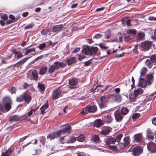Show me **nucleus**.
Returning a JSON list of instances; mask_svg holds the SVG:
<instances>
[{"label": "nucleus", "mask_w": 156, "mask_h": 156, "mask_svg": "<svg viewBox=\"0 0 156 156\" xmlns=\"http://www.w3.org/2000/svg\"><path fill=\"white\" fill-rule=\"evenodd\" d=\"M91 139L94 142H96L99 140V137L98 135H94L91 137Z\"/></svg>", "instance_id": "3c124183"}, {"label": "nucleus", "mask_w": 156, "mask_h": 156, "mask_svg": "<svg viewBox=\"0 0 156 156\" xmlns=\"http://www.w3.org/2000/svg\"><path fill=\"white\" fill-rule=\"evenodd\" d=\"M46 46L45 43H44L40 44L38 46V48L40 50H42Z\"/></svg>", "instance_id": "5fc2aeb1"}, {"label": "nucleus", "mask_w": 156, "mask_h": 156, "mask_svg": "<svg viewBox=\"0 0 156 156\" xmlns=\"http://www.w3.org/2000/svg\"><path fill=\"white\" fill-rule=\"evenodd\" d=\"M55 69H56L54 65H51L49 68L48 70V71L49 73H51L54 72Z\"/></svg>", "instance_id": "37998d69"}, {"label": "nucleus", "mask_w": 156, "mask_h": 156, "mask_svg": "<svg viewBox=\"0 0 156 156\" xmlns=\"http://www.w3.org/2000/svg\"><path fill=\"white\" fill-rule=\"evenodd\" d=\"M148 151L152 153H156V144L153 142L148 143L147 145Z\"/></svg>", "instance_id": "1a4fd4ad"}, {"label": "nucleus", "mask_w": 156, "mask_h": 156, "mask_svg": "<svg viewBox=\"0 0 156 156\" xmlns=\"http://www.w3.org/2000/svg\"><path fill=\"white\" fill-rule=\"evenodd\" d=\"M17 58H21L23 56L22 53L20 51H19L17 54L16 55Z\"/></svg>", "instance_id": "bf43d9fd"}, {"label": "nucleus", "mask_w": 156, "mask_h": 156, "mask_svg": "<svg viewBox=\"0 0 156 156\" xmlns=\"http://www.w3.org/2000/svg\"><path fill=\"white\" fill-rule=\"evenodd\" d=\"M152 42L148 41H145L141 43V47L144 50L148 51L151 48Z\"/></svg>", "instance_id": "9d476101"}, {"label": "nucleus", "mask_w": 156, "mask_h": 156, "mask_svg": "<svg viewBox=\"0 0 156 156\" xmlns=\"http://www.w3.org/2000/svg\"><path fill=\"white\" fill-rule=\"evenodd\" d=\"M111 36V35L109 33L105 34L104 36V38H105L108 39Z\"/></svg>", "instance_id": "338daca9"}, {"label": "nucleus", "mask_w": 156, "mask_h": 156, "mask_svg": "<svg viewBox=\"0 0 156 156\" xmlns=\"http://www.w3.org/2000/svg\"><path fill=\"white\" fill-rule=\"evenodd\" d=\"M140 86L143 88L146 87L147 86V83L146 80L144 79V78L140 77L139 81Z\"/></svg>", "instance_id": "dca6fc26"}, {"label": "nucleus", "mask_w": 156, "mask_h": 156, "mask_svg": "<svg viewBox=\"0 0 156 156\" xmlns=\"http://www.w3.org/2000/svg\"><path fill=\"white\" fill-rule=\"evenodd\" d=\"M32 74L34 79L35 80H37L38 78L37 71L36 70H33L32 72Z\"/></svg>", "instance_id": "58836bf2"}, {"label": "nucleus", "mask_w": 156, "mask_h": 156, "mask_svg": "<svg viewBox=\"0 0 156 156\" xmlns=\"http://www.w3.org/2000/svg\"><path fill=\"white\" fill-rule=\"evenodd\" d=\"M147 70V69L144 67L142 68L140 71V77H142L144 78V76Z\"/></svg>", "instance_id": "5701e85b"}, {"label": "nucleus", "mask_w": 156, "mask_h": 156, "mask_svg": "<svg viewBox=\"0 0 156 156\" xmlns=\"http://www.w3.org/2000/svg\"><path fill=\"white\" fill-rule=\"evenodd\" d=\"M153 77V74H150L147 76V80L148 85H151V80Z\"/></svg>", "instance_id": "c85d7f7f"}, {"label": "nucleus", "mask_w": 156, "mask_h": 156, "mask_svg": "<svg viewBox=\"0 0 156 156\" xmlns=\"http://www.w3.org/2000/svg\"><path fill=\"white\" fill-rule=\"evenodd\" d=\"M38 88L41 91L43 92L44 91L45 89V87L44 85L41 83H38Z\"/></svg>", "instance_id": "4c0bfd02"}, {"label": "nucleus", "mask_w": 156, "mask_h": 156, "mask_svg": "<svg viewBox=\"0 0 156 156\" xmlns=\"http://www.w3.org/2000/svg\"><path fill=\"white\" fill-rule=\"evenodd\" d=\"M146 64L149 68H151L153 65H155L156 63V56L154 55H151L150 59H148L146 61Z\"/></svg>", "instance_id": "20e7f679"}, {"label": "nucleus", "mask_w": 156, "mask_h": 156, "mask_svg": "<svg viewBox=\"0 0 156 156\" xmlns=\"http://www.w3.org/2000/svg\"><path fill=\"white\" fill-rule=\"evenodd\" d=\"M76 140V137L72 136L68 139L66 137H62L61 141L62 143H71L74 142Z\"/></svg>", "instance_id": "6e6552de"}, {"label": "nucleus", "mask_w": 156, "mask_h": 156, "mask_svg": "<svg viewBox=\"0 0 156 156\" xmlns=\"http://www.w3.org/2000/svg\"><path fill=\"white\" fill-rule=\"evenodd\" d=\"M140 116V115L138 113L134 114L132 116V118L133 119L138 118Z\"/></svg>", "instance_id": "13d9d810"}, {"label": "nucleus", "mask_w": 156, "mask_h": 156, "mask_svg": "<svg viewBox=\"0 0 156 156\" xmlns=\"http://www.w3.org/2000/svg\"><path fill=\"white\" fill-rule=\"evenodd\" d=\"M123 135L122 134H119L116 137L115 140V142L116 141L119 142L120 141L121 139L122 138Z\"/></svg>", "instance_id": "8fccbe9b"}, {"label": "nucleus", "mask_w": 156, "mask_h": 156, "mask_svg": "<svg viewBox=\"0 0 156 156\" xmlns=\"http://www.w3.org/2000/svg\"><path fill=\"white\" fill-rule=\"evenodd\" d=\"M33 114V112L31 110L28 113L25 114L24 116L26 118H27L28 117L30 116L31 115Z\"/></svg>", "instance_id": "4d7b16f0"}, {"label": "nucleus", "mask_w": 156, "mask_h": 156, "mask_svg": "<svg viewBox=\"0 0 156 156\" xmlns=\"http://www.w3.org/2000/svg\"><path fill=\"white\" fill-rule=\"evenodd\" d=\"M114 91L115 92L112 95L113 99L116 102H120L121 100V97L119 94L120 91V88H116L115 89Z\"/></svg>", "instance_id": "39448f33"}, {"label": "nucleus", "mask_w": 156, "mask_h": 156, "mask_svg": "<svg viewBox=\"0 0 156 156\" xmlns=\"http://www.w3.org/2000/svg\"><path fill=\"white\" fill-rule=\"evenodd\" d=\"M47 69V68L46 67H41L39 72V74L42 75L45 74L46 72Z\"/></svg>", "instance_id": "2f4dec72"}, {"label": "nucleus", "mask_w": 156, "mask_h": 156, "mask_svg": "<svg viewBox=\"0 0 156 156\" xmlns=\"http://www.w3.org/2000/svg\"><path fill=\"white\" fill-rule=\"evenodd\" d=\"M65 26V24L55 26L52 28V31L53 32H57L60 31L62 30L63 28Z\"/></svg>", "instance_id": "f8f14e48"}, {"label": "nucleus", "mask_w": 156, "mask_h": 156, "mask_svg": "<svg viewBox=\"0 0 156 156\" xmlns=\"http://www.w3.org/2000/svg\"><path fill=\"white\" fill-rule=\"evenodd\" d=\"M131 38L130 36L128 35L125 36L124 37V41H125L127 42Z\"/></svg>", "instance_id": "052dcab7"}, {"label": "nucleus", "mask_w": 156, "mask_h": 156, "mask_svg": "<svg viewBox=\"0 0 156 156\" xmlns=\"http://www.w3.org/2000/svg\"><path fill=\"white\" fill-rule=\"evenodd\" d=\"M134 139L136 141H140L142 139L141 133H137L135 134L134 136Z\"/></svg>", "instance_id": "cd10ccee"}, {"label": "nucleus", "mask_w": 156, "mask_h": 156, "mask_svg": "<svg viewBox=\"0 0 156 156\" xmlns=\"http://www.w3.org/2000/svg\"><path fill=\"white\" fill-rule=\"evenodd\" d=\"M112 128L108 127H104L102 128L101 133V134L104 135H107L112 130Z\"/></svg>", "instance_id": "2eb2a0df"}, {"label": "nucleus", "mask_w": 156, "mask_h": 156, "mask_svg": "<svg viewBox=\"0 0 156 156\" xmlns=\"http://www.w3.org/2000/svg\"><path fill=\"white\" fill-rule=\"evenodd\" d=\"M105 120L106 121L108 122H110L112 120V118L111 116L109 115L105 116Z\"/></svg>", "instance_id": "a19ab883"}, {"label": "nucleus", "mask_w": 156, "mask_h": 156, "mask_svg": "<svg viewBox=\"0 0 156 156\" xmlns=\"http://www.w3.org/2000/svg\"><path fill=\"white\" fill-rule=\"evenodd\" d=\"M56 137V134L55 132L51 133L47 137L49 138L50 140H52L55 138Z\"/></svg>", "instance_id": "c9c22d12"}, {"label": "nucleus", "mask_w": 156, "mask_h": 156, "mask_svg": "<svg viewBox=\"0 0 156 156\" xmlns=\"http://www.w3.org/2000/svg\"><path fill=\"white\" fill-rule=\"evenodd\" d=\"M76 61L75 58L74 57H71L67 59V62L69 66L74 63Z\"/></svg>", "instance_id": "bb28decb"}, {"label": "nucleus", "mask_w": 156, "mask_h": 156, "mask_svg": "<svg viewBox=\"0 0 156 156\" xmlns=\"http://www.w3.org/2000/svg\"><path fill=\"white\" fill-rule=\"evenodd\" d=\"M29 58H30V57L24 58L19 62H17L16 64H19L20 65H21L26 62Z\"/></svg>", "instance_id": "a18cd8bd"}, {"label": "nucleus", "mask_w": 156, "mask_h": 156, "mask_svg": "<svg viewBox=\"0 0 156 156\" xmlns=\"http://www.w3.org/2000/svg\"><path fill=\"white\" fill-rule=\"evenodd\" d=\"M77 80L76 78H73L69 80V86L70 88H74L76 87L77 84Z\"/></svg>", "instance_id": "9b49d317"}, {"label": "nucleus", "mask_w": 156, "mask_h": 156, "mask_svg": "<svg viewBox=\"0 0 156 156\" xmlns=\"http://www.w3.org/2000/svg\"><path fill=\"white\" fill-rule=\"evenodd\" d=\"M82 51L83 54L89 55H90V48L88 46L84 47L82 49Z\"/></svg>", "instance_id": "aec40b11"}, {"label": "nucleus", "mask_w": 156, "mask_h": 156, "mask_svg": "<svg viewBox=\"0 0 156 156\" xmlns=\"http://www.w3.org/2000/svg\"><path fill=\"white\" fill-rule=\"evenodd\" d=\"M98 48L96 47H91L90 48V55H95L98 51Z\"/></svg>", "instance_id": "393cba45"}, {"label": "nucleus", "mask_w": 156, "mask_h": 156, "mask_svg": "<svg viewBox=\"0 0 156 156\" xmlns=\"http://www.w3.org/2000/svg\"><path fill=\"white\" fill-rule=\"evenodd\" d=\"M9 18L12 20L13 22H15L16 20H15V17L13 16L12 15H10L9 16Z\"/></svg>", "instance_id": "e2e57ef3"}, {"label": "nucleus", "mask_w": 156, "mask_h": 156, "mask_svg": "<svg viewBox=\"0 0 156 156\" xmlns=\"http://www.w3.org/2000/svg\"><path fill=\"white\" fill-rule=\"evenodd\" d=\"M97 110L96 106L94 105H92L87 106L85 109H83L80 112L82 114L85 115L88 112L94 113Z\"/></svg>", "instance_id": "f257e3e1"}, {"label": "nucleus", "mask_w": 156, "mask_h": 156, "mask_svg": "<svg viewBox=\"0 0 156 156\" xmlns=\"http://www.w3.org/2000/svg\"><path fill=\"white\" fill-rule=\"evenodd\" d=\"M52 94V99H56L62 96V93L60 89L57 88L53 90Z\"/></svg>", "instance_id": "0eeeda50"}, {"label": "nucleus", "mask_w": 156, "mask_h": 156, "mask_svg": "<svg viewBox=\"0 0 156 156\" xmlns=\"http://www.w3.org/2000/svg\"><path fill=\"white\" fill-rule=\"evenodd\" d=\"M16 91V89L15 87H12L11 89L9 90V92L12 94L15 93Z\"/></svg>", "instance_id": "6e6d98bb"}, {"label": "nucleus", "mask_w": 156, "mask_h": 156, "mask_svg": "<svg viewBox=\"0 0 156 156\" xmlns=\"http://www.w3.org/2000/svg\"><path fill=\"white\" fill-rule=\"evenodd\" d=\"M115 142V139L112 137H110L106 139L105 143L106 144L109 145L111 144H114Z\"/></svg>", "instance_id": "412c9836"}, {"label": "nucleus", "mask_w": 156, "mask_h": 156, "mask_svg": "<svg viewBox=\"0 0 156 156\" xmlns=\"http://www.w3.org/2000/svg\"><path fill=\"white\" fill-rule=\"evenodd\" d=\"M23 101H25L27 104H28L31 100V98L30 96L27 93L23 94Z\"/></svg>", "instance_id": "f3484780"}, {"label": "nucleus", "mask_w": 156, "mask_h": 156, "mask_svg": "<svg viewBox=\"0 0 156 156\" xmlns=\"http://www.w3.org/2000/svg\"><path fill=\"white\" fill-rule=\"evenodd\" d=\"M48 107V105L47 104H44L40 108V109L41 110V113L42 114H44L46 112L45 110Z\"/></svg>", "instance_id": "a878e982"}, {"label": "nucleus", "mask_w": 156, "mask_h": 156, "mask_svg": "<svg viewBox=\"0 0 156 156\" xmlns=\"http://www.w3.org/2000/svg\"><path fill=\"white\" fill-rule=\"evenodd\" d=\"M69 88H70V87L69 85L66 86L61 90L62 93V92L65 93H66L69 91Z\"/></svg>", "instance_id": "ea45409f"}, {"label": "nucleus", "mask_w": 156, "mask_h": 156, "mask_svg": "<svg viewBox=\"0 0 156 156\" xmlns=\"http://www.w3.org/2000/svg\"><path fill=\"white\" fill-rule=\"evenodd\" d=\"M77 140L78 141L83 142L85 140L84 137L83 135H81L76 138Z\"/></svg>", "instance_id": "e433bc0d"}, {"label": "nucleus", "mask_w": 156, "mask_h": 156, "mask_svg": "<svg viewBox=\"0 0 156 156\" xmlns=\"http://www.w3.org/2000/svg\"><path fill=\"white\" fill-rule=\"evenodd\" d=\"M133 151L134 156H137L143 152V149L140 147L137 146L133 148Z\"/></svg>", "instance_id": "4468645a"}, {"label": "nucleus", "mask_w": 156, "mask_h": 156, "mask_svg": "<svg viewBox=\"0 0 156 156\" xmlns=\"http://www.w3.org/2000/svg\"><path fill=\"white\" fill-rule=\"evenodd\" d=\"M26 51L25 52L24 54L27 55L32 52H35V49L34 48H32L28 49L27 48H26Z\"/></svg>", "instance_id": "72a5a7b5"}, {"label": "nucleus", "mask_w": 156, "mask_h": 156, "mask_svg": "<svg viewBox=\"0 0 156 156\" xmlns=\"http://www.w3.org/2000/svg\"><path fill=\"white\" fill-rule=\"evenodd\" d=\"M123 141L125 145L127 146L130 143V139L129 136L125 137L123 139Z\"/></svg>", "instance_id": "7c9ffc66"}, {"label": "nucleus", "mask_w": 156, "mask_h": 156, "mask_svg": "<svg viewBox=\"0 0 156 156\" xmlns=\"http://www.w3.org/2000/svg\"><path fill=\"white\" fill-rule=\"evenodd\" d=\"M12 152L11 149H9L8 151H6L5 153L1 156H11Z\"/></svg>", "instance_id": "f704fd0d"}, {"label": "nucleus", "mask_w": 156, "mask_h": 156, "mask_svg": "<svg viewBox=\"0 0 156 156\" xmlns=\"http://www.w3.org/2000/svg\"><path fill=\"white\" fill-rule=\"evenodd\" d=\"M62 129L58 130L56 132L57 137H59L63 133H69L71 132V127L70 126L66 125L63 126Z\"/></svg>", "instance_id": "f03ea898"}, {"label": "nucleus", "mask_w": 156, "mask_h": 156, "mask_svg": "<svg viewBox=\"0 0 156 156\" xmlns=\"http://www.w3.org/2000/svg\"><path fill=\"white\" fill-rule=\"evenodd\" d=\"M143 90L141 88H139L135 90L134 91V93L137 96L138 94H141L143 93Z\"/></svg>", "instance_id": "c756f323"}, {"label": "nucleus", "mask_w": 156, "mask_h": 156, "mask_svg": "<svg viewBox=\"0 0 156 156\" xmlns=\"http://www.w3.org/2000/svg\"><path fill=\"white\" fill-rule=\"evenodd\" d=\"M126 146H127L125 145V144L124 143H121L119 144L118 145V148L120 149H122Z\"/></svg>", "instance_id": "864d4df0"}, {"label": "nucleus", "mask_w": 156, "mask_h": 156, "mask_svg": "<svg viewBox=\"0 0 156 156\" xmlns=\"http://www.w3.org/2000/svg\"><path fill=\"white\" fill-rule=\"evenodd\" d=\"M23 94L20 96L19 97H17L16 99V101L18 102H21L23 101Z\"/></svg>", "instance_id": "79ce46f5"}, {"label": "nucleus", "mask_w": 156, "mask_h": 156, "mask_svg": "<svg viewBox=\"0 0 156 156\" xmlns=\"http://www.w3.org/2000/svg\"><path fill=\"white\" fill-rule=\"evenodd\" d=\"M21 118L18 115H14L11 117L10 118V122L17 121H19Z\"/></svg>", "instance_id": "b1692460"}, {"label": "nucleus", "mask_w": 156, "mask_h": 156, "mask_svg": "<svg viewBox=\"0 0 156 156\" xmlns=\"http://www.w3.org/2000/svg\"><path fill=\"white\" fill-rule=\"evenodd\" d=\"M33 25L32 24H29L27 26H26L25 28V30H27V29H30L32 27Z\"/></svg>", "instance_id": "0e129e2a"}, {"label": "nucleus", "mask_w": 156, "mask_h": 156, "mask_svg": "<svg viewBox=\"0 0 156 156\" xmlns=\"http://www.w3.org/2000/svg\"><path fill=\"white\" fill-rule=\"evenodd\" d=\"M104 124L102 120L100 119H98L95 120L94 122V126L98 128L100 127Z\"/></svg>", "instance_id": "a211bd4d"}, {"label": "nucleus", "mask_w": 156, "mask_h": 156, "mask_svg": "<svg viewBox=\"0 0 156 156\" xmlns=\"http://www.w3.org/2000/svg\"><path fill=\"white\" fill-rule=\"evenodd\" d=\"M154 134L153 133L151 130L149 129L147 131V137L151 139L153 138Z\"/></svg>", "instance_id": "4be33fe9"}, {"label": "nucleus", "mask_w": 156, "mask_h": 156, "mask_svg": "<svg viewBox=\"0 0 156 156\" xmlns=\"http://www.w3.org/2000/svg\"><path fill=\"white\" fill-rule=\"evenodd\" d=\"M78 156H85L84 153L83 152H79L77 153Z\"/></svg>", "instance_id": "774afa93"}, {"label": "nucleus", "mask_w": 156, "mask_h": 156, "mask_svg": "<svg viewBox=\"0 0 156 156\" xmlns=\"http://www.w3.org/2000/svg\"><path fill=\"white\" fill-rule=\"evenodd\" d=\"M129 112L128 109L125 107L122 108L121 110V114L123 115H126Z\"/></svg>", "instance_id": "473e14b6"}, {"label": "nucleus", "mask_w": 156, "mask_h": 156, "mask_svg": "<svg viewBox=\"0 0 156 156\" xmlns=\"http://www.w3.org/2000/svg\"><path fill=\"white\" fill-rule=\"evenodd\" d=\"M49 32L48 29H44L41 31V34L44 35H47L48 33Z\"/></svg>", "instance_id": "c03bdc74"}, {"label": "nucleus", "mask_w": 156, "mask_h": 156, "mask_svg": "<svg viewBox=\"0 0 156 156\" xmlns=\"http://www.w3.org/2000/svg\"><path fill=\"white\" fill-rule=\"evenodd\" d=\"M3 103L5 110L7 111H9L11 108L12 102L10 98L8 97L4 98L3 99Z\"/></svg>", "instance_id": "7ed1b4c3"}, {"label": "nucleus", "mask_w": 156, "mask_h": 156, "mask_svg": "<svg viewBox=\"0 0 156 156\" xmlns=\"http://www.w3.org/2000/svg\"><path fill=\"white\" fill-rule=\"evenodd\" d=\"M136 97V95L135 94L134 92L130 93L129 94V98L131 100H133L135 97Z\"/></svg>", "instance_id": "603ef678"}, {"label": "nucleus", "mask_w": 156, "mask_h": 156, "mask_svg": "<svg viewBox=\"0 0 156 156\" xmlns=\"http://www.w3.org/2000/svg\"><path fill=\"white\" fill-rule=\"evenodd\" d=\"M102 35L100 34H97L94 35V37L93 38H95L97 39H98L101 37Z\"/></svg>", "instance_id": "680f3d73"}, {"label": "nucleus", "mask_w": 156, "mask_h": 156, "mask_svg": "<svg viewBox=\"0 0 156 156\" xmlns=\"http://www.w3.org/2000/svg\"><path fill=\"white\" fill-rule=\"evenodd\" d=\"M100 101L98 102V104L100 108H105L107 106L108 101L107 98L105 96L101 97L100 99Z\"/></svg>", "instance_id": "423d86ee"}, {"label": "nucleus", "mask_w": 156, "mask_h": 156, "mask_svg": "<svg viewBox=\"0 0 156 156\" xmlns=\"http://www.w3.org/2000/svg\"><path fill=\"white\" fill-rule=\"evenodd\" d=\"M144 36L145 34L143 32H141L138 34V38L139 39L141 40L144 38Z\"/></svg>", "instance_id": "09e8293b"}, {"label": "nucleus", "mask_w": 156, "mask_h": 156, "mask_svg": "<svg viewBox=\"0 0 156 156\" xmlns=\"http://www.w3.org/2000/svg\"><path fill=\"white\" fill-rule=\"evenodd\" d=\"M1 19L4 20L6 21L7 20L8 18V16L5 14H1L0 15Z\"/></svg>", "instance_id": "49530a36"}, {"label": "nucleus", "mask_w": 156, "mask_h": 156, "mask_svg": "<svg viewBox=\"0 0 156 156\" xmlns=\"http://www.w3.org/2000/svg\"><path fill=\"white\" fill-rule=\"evenodd\" d=\"M127 33L128 34L135 35L136 34V31L135 29H130L127 30Z\"/></svg>", "instance_id": "de8ad7c7"}, {"label": "nucleus", "mask_w": 156, "mask_h": 156, "mask_svg": "<svg viewBox=\"0 0 156 156\" xmlns=\"http://www.w3.org/2000/svg\"><path fill=\"white\" fill-rule=\"evenodd\" d=\"M115 119L116 122H120L123 117V115L120 112L116 111L114 112Z\"/></svg>", "instance_id": "ddd939ff"}, {"label": "nucleus", "mask_w": 156, "mask_h": 156, "mask_svg": "<svg viewBox=\"0 0 156 156\" xmlns=\"http://www.w3.org/2000/svg\"><path fill=\"white\" fill-rule=\"evenodd\" d=\"M53 65L56 69H58L60 68H63L66 66V64L60 62H55L54 63Z\"/></svg>", "instance_id": "6ab92c4d"}, {"label": "nucleus", "mask_w": 156, "mask_h": 156, "mask_svg": "<svg viewBox=\"0 0 156 156\" xmlns=\"http://www.w3.org/2000/svg\"><path fill=\"white\" fill-rule=\"evenodd\" d=\"M0 111L2 112H5L4 108L3 105L1 104H0Z\"/></svg>", "instance_id": "69168bd1"}]
</instances>
